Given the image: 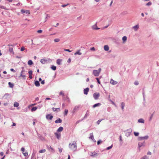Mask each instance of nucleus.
<instances>
[{"label": "nucleus", "instance_id": "27", "mask_svg": "<svg viewBox=\"0 0 159 159\" xmlns=\"http://www.w3.org/2000/svg\"><path fill=\"white\" fill-rule=\"evenodd\" d=\"M52 109L53 111H58L60 110L59 108H55L53 107V108H52Z\"/></svg>", "mask_w": 159, "mask_h": 159}, {"label": "nucleus", "instance_id": "2", "mask_svg": "<svg viewBox=\"0 0 159 159\" xmlns=\"http://www.w3.org/2000/svg\"><path fill=\"white\" fill-rule=\"evenodd\" d=\"M101 70L102 69L101 68H99L98 70H93V74L95 76H98L99 75Z\"/></svg>", "mask_w": 159, "mask_h": 159}, {"label": "nucleus", "instance_id": "61", "mask_svg": "<svg viewBox=\"0 0 159 159\" xmlns=\"http://www.w3.org/2000/svg\"><path fill=\"white\" fill-rule=\"evenodd\" d=\"M10 70L11 71L14 72H16V71H15V70L13 68L11 69Z\"/></svg>", "mask_w": 159, "mask_h": 159}, {"label": "nucleus", "instance_id": "24", "mask_svg": "<svg viewBox=\"0 0 159 159\" xmlns=\"http://www.w3.org/2000/svg\"><path fill=\"white\" fill-rule=\"evenodd\" d=\"M63 129V128L62 127H60L57 130V132H60L62 131Z\"/></svg>", "mask_w": 159, "mask_h": 159}, {"label": "nucleus", "instance_id": "14", "mask_svg": "<svg viewBox=\"0 0 159 159\" xmlns=\"http://www.w3.org/2000/svg\"><path fill=\"white\" fill-rule=\"evenodd\" d=\"M80 107V105L76 106L73 110V112H75L76 111L78 110Z\"/></svg>", "mask_w": 159, "mask_h": 159}, {"label": "nucleus", "instance_id": "19", "mask_svg": "<svg viewBox=\"0 0 159 159\" xmlns=\"http://www.w3.org/2000/svg\"><path fill=\"white\" fill-rule=\"evenodd\" d=\"M62 61V59H57V63L59 65H61V62Z\"/></svg>", "mask_w": 159, "mask_h": 159}, {"label": "nucleus", "instance_id": "55", "mask_svg": "<svg viewBox=\"0 0 159 159\" xmlns=\"http://www.w3.org/2000/svg\"><path fill=\"white\" fill-rule=\"evenodd\" d=\"M69 5V4L68 3L67 4H64V5H61V7H64L66 6H67L68 5Z\"/></svg>", "mask_w": 159, "mask_h": 159}, {"label": "nucleus", "instance_id": "33", "mask_svg": "<svg viewBox=\"0 0 159 159\" xmlns=\"http://www.w3.org/2000/svg\"><path fill=\"white\" fill-rule=\"evenodd\" d=\"M121 109L122 110H123L124 109V107L125 106V104L124 102H122L121 103Z\"/></svg>", "mask_w": 159, "mask_h": 159}, {"label": "nucleus", "instance_id": "57", "mask_svg": "<svg viewBox=\"0 0 159 159\" xmlns=\"http://www.w3.org/2000/svg\"><path fill=\"white\" fill-rule=\"evenodd\" d=\"M64 50L65 51L68 52H71V51L69 49H65Z\"/></svg>", "mask_w": 159, "mask_h": 159}, {"label": "nucleus", "instance_id": "23", "mask_svg": "<svg viewBox=\"0 0 159 159\" xmlns=\"http://www.w3.org/2000/svg\"><path fill=\"white\" fill-rule=\"evenodd\" d=\"M55 135L56 136L57 139H59L61 137V135L60 134H58L57 133H55Z\"/></svg>", "mask_w": 159, "mask_h": 159}, {"label": "nucleus", "instance_id": "37", "mask_svg": "<svg viewBox=\"0 0 159 159\" xmlns=\"http://www.w3.org/2000/svg\"><path fill=\"white\" fill-rule=\"evenodd\" d=\"M90 136L89 137V138L92 139H93V133H91L90 134Z\"/></svg>", "mask_w": 159, "mask_h": 159}, {"label": "nucleus", "instance_id": "15", "mask_svg": "<svg viewBox=\"0 0 159 159\" xmlns=\"http://www.w3.org/2000/svg\"><path fill=\"white\" fill-rule=\"evenodd\" d=\"M89 91V88H87L86 89H84V94L87 95Z\"/></svg>", "mask_w": 159, "mask_h": 159}, {"label": "nucleus", "instance_id": "18", "mask_svg": "<svg viewBox=\"0 0 159 159\" xmlns=\"http://www.w3.org/2000/svg\"><path fill=\"white\" fill-rule=\"evenodd\" d=\"M138 122L139 123H144V120L143 119L140 118L138 120Z\"/></svg>", "mask_w": 159, "mask_h": 159}, {"label": "nucleus", "instance_id": "35", "mask_svg": "<svg viewBox=\"0 0 159 159\" xmlns=\"http://www.w3.org/2000/svg\"><path fill=\"white\" fill-rule=\"evenodd\" d=\"M75 55H76V54H78L79 55H81L82 54V53L80 52V50H78L77 52H75L74 54Z\"/></svg>", "mask_w": 159, "mask_h": 159}, {"label": "nucleus", "instance_id": "39", "mask_svg": "<svg viewBox=\"0 0 159 159\" xmlns=\"http://www.w3.org/2000/svg\"><path fill=\"white\" fill-rule=\"evenodd\" d=\"M16 44H8L7 46H9V47H14V46H15L16 45Z\"/></svg>", "mask_w": 159, "mask_h": 159}, {"label": "nucleus", "instance_id": "5", "mask_svg": "<svg viewBox=\"0 0 159 159\" xmlns=\"http://www.w3.org/2000/svg\"><path fill=\"white\" fill-rule=\"evenodd\" d=\"M132 132V129H129L125 131V136L127 137L129 136L131 134Z\"/></svg>", "mask_w": 159, "mask_h": 159}, {"label": "nucleus", "instance_id": "8", "mask_svg": "<svg viewBox=\"0 0 159 159\" xmlns=\"http://www.w3.org/2000/svg\"><path fill=\"white\" fill-rule=\"evenodd\" d=\"M21 12L22 13H26V14H29L30 13V11L29 10H24L23 9H22L21 11Z\"/></svg>", "mask_w": 159, "mask_h": 159}, {"label": "nucleus", "instance_id": "31", "mask_svg": "<svg viewBox=\"0 0 159 159\" xmlns=\"http://www.w3.org/2000/svg\"><path fill=\"white\" fill-rule=\"evenodd\" d=\"M19 105V103L17 102H15L14 104V106L15 107H17Z\"/></svg>", "mask_w": 159, "mask_h": 159}, {"label": "nucleus", "instance_id": "26", "mask_svg": "<svg viewBox=\"0 0 159 159\" xmlns=\"http://www.w3.org/2000/svg\"><path fill=\"white\" fill-rule=\"evenodd\" d=\"M28 64L29 65H31L33 64V63L31 60H30L28 62Z\"/></svg>", "mask_w": 159, "mask_h": 159}, {"label": "nucleus", "instance_id": "48", "mask_svg": "<svg viewBox=\"0 0 159 159\" xmlns=\"http://www.w3.org/2000/svg\"><path fill=\"white\" fill-rule=\"evenodd\" d=\"M152 4V2H148L146 4L147 6H150Z\"/></svg>", "mask_w": 159, "mask_h": 159}, {"label": "nucleus", "instance_id": "34", "mask_svg": "<svg viewBox=\"0 0 159 159\" xmlns=\"http://www.w3.org/2000/svg\"><path fill=\"white\" fill-rule=\"evenodd\" d=\"M140 159H149V157L148 156L145 155L142 157Z\"/></svg>", "mask_w": 159, "mask_h": 159}, {"label": "nucleus", "instance_id": "52", "mask_svg": "<svg viewBox=\"0 0 159 159\" xmlns=\"http://www.w3.org/2000/svg\"><path fill=\"white\" fill-rule=\"evenodd\" d=\"M119 140L120 141H122V137L121 135H120L119 136Z\"/></svg>", "mask_w": 159, "mask_h": 159}, {"label": "nucleus", "instance_id": "46", "mask_svg": "<svg viewBox=\"0 0 159 159\" xmlns=\"http://www.w3.org/2000/svg\"><path fill=\"white\" fill-rule=\"evenodd\" d=\"M55 42H57L59 41L60 39H56L54 40Z\"/></svg>", "mask_w": 159, "mask_h": 159}, {"label": "nucleus", "instance_id": "56", "mask_svg": "<svg viewBox=\"0 0 159 159\" xmlns=\"http://www.w3.org/2000/svg\"><path fill=\"white\" fill-rule=\"evenodd\" d=\"M25 49V48L24 47H22L21 48V49H20V50L22 51H24Z\"/></svg>", "mask_w": 159, "mask_h": 159}, {"label": "nucleus", "instance_id": "64", "mask_svg": "<svg viewBox=\"0 0 159 159\" xmlns=\"http://www.w3.org/2000/svg\"><path fill=\"white\" fill-rule=\"evenodd\" d=\"M60 94L61 95H64V93H63V92L62 91H61V92H60Z\"/></svg>", "mask_w": 159, "mask_h": 159}, {"label": "nucleus", "instance_id": "63", "mask_svg": "<svg viewBox=\"0 0 159 159\" xmlns=\"http://www.w3.org/2000/svg\"><path fill=\"white\" fill-rule=\"evenodd\" d=\"M41 84H43L45 83V81L44 80H42L41 81Z\"/></svg>", "mask_w": 159, "mask_h": 159}, {"label": "nucleus", "instance_id": "28", "mask_svg": "<svg viewBox=\"0 0 159 159\" xmlns=\"http://www.w3.org/2000/svg\"><path fill=\"white\" fill-rule=\"evenodd\" d=\"M8 51L11 53H14L13 51V48H12L9 47V48Z\"/></svg>", "mask_w": 159, "mask_h": 159}, {"label": "nucleus", "instance_id": "16", "mask_svg": "<svg viewBox=\"0 0 159 159\" xmlns=\"http://www.w3.org/2000/svg\"><path fill=\"white\" fill-rule=\"evenodd\" d=\"M139 28V25H137L133 27V28L134 29V31H136L138 30Z\"/></svg>", "mask_w": 159, "mask_h": 159}, {"label": "nucleus", "instance_id": "13", "mask_svg": "<svg viewBox=\"0 0 159 159\" xmlns=\"http://www.w3.org/2000/svg\"><path fill=\"white\" fill-rule=\"evenodd\" d=\"M47 147L49 151H50L52 152H54V149L52 148L50 146H49L48 145L47 146Z\"/></svg>", "mask_w": 159, "mask_h": 159}, {"label": "nucleus", "instance_id": "44", "mask_svg": "<svg viewBox=\"0 0 159 159\" xmlns=\"http://www.w3.org/2000/svg\"><path fill=\"white\" fill-rule=\"evenodd\" d=\"M68 111L67 109H65V112H64V115L66 116L68 113Z\"/></svg>", "mask_w": 159, "mask_h": 159}, {"label": "nucleus", "instance_id": "62", "mask_svg": "<svg viewBox=\"0 0 159 159\" xmlns=\"http://www.w3.org/2000/svg\"><path fill=\"white\" fill-rule=\"evenodd\" d=\"M21 150L23 152L25 151V148L23 147L21 149Z\"/></svg>", "mask_w": 159, "mask_h": 159}, {"label": "nucleus", "instance_id": "58", "mask_svg": "<svg viewBox=\"0 0 159 159\" xmlns=\"http://www.w3.org/2000/svg\"><path fill=\"white\" fill-rule=\"evenodd\" d=\"M95 48H94V47H92V48H90V50H91V51H94L95 50Z\"/></svg>", "mask_w": 159, "mask_h": 159}, {"label": "nucleus", "instance_id": "42", "mask_svg": "<svg viewBox=\"0 0 159 159\" xmlns=\"http://www.w3.org/2000/svg\"><path fill=\"white\" fill-rule=\"evenodd\" d=\"M46 152V150L44 149H42V150H40L39 151V153H43V152Z\"/></svg>", "mask_w": 159, "mask_h": 159}, {"label": "nucleus", "instance_id": "49", "mask_svg": "<svg viewBox=\"0 0 159 159\" xmlns=\"http://www.w3.org/2000/svg\"><path fill=\"white\" fill-rule=\"evenodd\" d=\"M96 79L97 80V82H98V83L99 84H101V82H100V81L99 80V78H96Z\"/></svg>", "mask_w": 159, "mask_h": 159}, {"label": "nucleus", "instance_id": "41", "mask_svg": "<svg viewBox=\"0 0 159 159\" xmlns=\"http://www.w3.org/2000/svg\"><path fill=\"white\" fill-rule=\"evenodd\" d=\"M134 134L136 136H139V132H134Z\"/></svg>", "mask_w": 159, "mask_h": 159}, {"label": "nucleus", "instance_id": "10", "mask_svg": "<svg viewBox=\"0 0 159 159\" xmlns=\"http://www.w3.org/2000/svg\"><path fill=\"white\" fill-rule=\"evenodd\" d=\"M46 118L47 119L51 120L53 118V116L52 115H51L50 114H48L46 116Z\"/></svg>", "mask_w": 159, "mask_h": 159}, {"label": "nucleus", "instance_id": "40", "mask_svg": "<svg viewBox=\"0 0 159 159\" xmlns=\"http://www.w3.org/2000/svg\"><path fill=\"white\" fill-rule=\"evenodd\" d=\"M89 116V112L88 111L84 116V118H86L87 116Z\"/></svg>", "mask_w": 159, "mask_h": 159}, {"label": "nucleus", "instance_id": "60", "mask_svg": "<svg viewBox=\"0 0 159 159\" xmlns=\"http://www.w3.org/2000/svg\"><path fill=\"white\" fill-rule=\"evenodd\" d=\"M102 120V119H101V120H98L97 121V124H99Z\"/></svg>", "mask_w": 159, "mask_h": 159}, {"label": "nucleus", "instance_id": "21", "mask_svg": "<svg viewBox=\"0 0 159 159\" xmlns=\"http://www.w3.org/2000/svg\"><path fill=\"white\" fill-rule=\"evenodd\" d=\"M101 105V104L100 103H98L95 104L93 105V108H94L96 107L99 106H100Z\"/></svg>", "mask_w": 159, "mask_h": 159}, {"label": "nucleus", "instance_id": "25", "mask_svg": "<svg viewBox=\"0 0 159 159\" xmlns=\"http://www.w3.org/2000/svg\"><path fill=\"white\" fill-rule=\"evenodd\" d=\"M36 153V152L35 151L33 150V152L31 156V159H33V158L34 157Z\"/></svg>", "mask_w": 159, "mask_h": 159}, {"label": "nucleus", "instance_id": "7", "mask_svg": "<svg viewBox=\"0 0 159 159\" xmlns=\"http://www.w3.org/2000/svg\"><path fill=\"white\" fill-rule=\"evenodd\" d=\"M100 96V94L99 93H95L93 94V97L95 99L97 100L98 99Z\"/></svg>", "mask_w": 159, "mask_h": 159}, {"label": "nucleus", "instance_id": "22", "mask_svg": "<svg viewBox=\"0 0 159 159\" xmlns=\"http://www.w3.org/2000/svg\"><path fill=\"white\" fill-rule=\"evenodd\" d=\"M104 50L106 51H108L109 49V48L108 45H105L104 47Z\"/></svg>", "mask_w": 159, "mask_h": 159}, {"label": "nucleus", "instance_id": "50", "mask_svg": "<svg viewBox=\"0 0 159 159\" xmlns=\"http://www.w3.org/2000/svg\"><path fill=\"white\" fill-rule=\"evenodd\" d=\"M134 84L136 85H137L139 84V82L138 81H135L134 82Z\"/></svg>", "mask_w": 159, "mask_h": 159}, {"label": "nucleus", "instance_id": "45", "mask_svg": "<svg viewBox=\"0 0 159 159\" xmlns=\"http://www.w3.org/2000/svg\"><path fill=\"white\" fill-rule=\"evenodd\" d=\"M23 154L24 155V156L25 157H26L28 155V153L27 152H23Z\"/></svg>", "mask_w": 159, "mask_h": 159}, {"label": "nucleus", "instance_id": "47", "mask_svg": "<svg viewBox=\"0 0 159 159\" xmlns=\"http://www.w3.org/2000/svg\"><path fill=\"white\" fill-rule=\"evenodd\" d=\"M112 146H113V145L112 144L111 146L107 148V150H109V149H111V148H112Z\"/></svg>", "mask_w": 159, "mask_h": 159}, {"label": "nucleus", "instance_id": "29", "mask_svg": "<svg viewBox=\"0 0 159 159\" xmlns=\"http://www.w3.org/2000/svg\"><path fill=\"white\" fill-rule=\"evenodd\" d=\"M22 77L23 80L25 79V75H24L20 74V75L19 76V78Z\"/></svg>", "mask_w": 159, "mask_h": 159}, {"label": "nucleus", "instance_id": "38", "mask_svg": "<svg viewBox=\"0 0 159 159\" xmlns=\"http://www.w3.org/2000/svg\"><path fill=\"white\" fill-rule=\"evenodd\" d=\"M51 68L53 70H55L56 69V67L54 65H52L51 67Z\"/></svg>", "mask_w": 159, "mask_h": 159}, {"label": "nucleus", "instance_id": "4", "mask_svg": "<svg viewBox=\"0 0 159 159\" xmlns=\"http://www.w3.org/2000/svg\"><path fill=\"white\" fill-rule=\"evenodd\" d=\"M146 145V143L145 141L143 142H139L138 143V148L140 150V148H142L144 147Z\"/></svg>", "mask_w": 159, "mask_h": 159}, {"label": "nucleus", "instance_id": "30", "mask_svg": "<svg viewBox=\"0 0 159 159\" xmlns=\"http://www.w3.org/2000/svg\"><path fill=\"white\" fill-rule=\"evenodd\" d=\"M127 39V38L126 36H124L122 38V40L123 41V43L125 42Z\"/></svg>", "mask_w": 159, "mask_h": 159}, {"label": "nucleus", "instance_id": "54", "mask_svg": "<svg viewBox=\"0 0 159 159\" xmlns=\"http://www.w3.org/2000/svg\"><path fill=\"white\" fill-rule=\"evenodd\" d=\"M153 114H152L151 115V116L150 117V118H149V120L150 121H151V120L153 116Z\"/></svg>", "mask_w": 159, "mask_h": 159}, {"label": "nucleus", "instance_id": "59", "mask_svg": "<svg viewBox=\"0 0 159 159\" xmlns=\"http://www.w3.org/2000/svg\"><path fill=\"white\" fill-rule=\"evenodd\" d=\"M42 32V30H39L37 31V32L39 33H41Z\"/></svg>", "mask_w": 159, "mask_h": 159}, {"label": "nucleus", "instance_id": "32", "mask_svg": "<svg viewBox=\"0 0 159 159\" xmlns=\"http://www.w3.org/2000/svg\"><path fill=\"white\" fill-rule=\"evenodd\" d=\"M37 109V107H33L31 109V111H36Z\"/></svg>", "mask_w": 159, "mask_h": 159}, {"label": "nucleus", "instance_id": "12", "mask_svg": "<svg viewBox=\"0 0 159 159\" xmlns=\"http://www.w3.org/2000/svg\"><path fill=\"white\" fill-rule=\"evenodd\" d=\"M97 23H96V24H95L93 26H92V29H93V30H99L100 29L99 28L97 27Z\"/></svg>", "mask_w": 159, "mask_h": 159}, {"label": "nucleus", "instance_id": "20", "mask_svg": "<svg viewBox=\"0 0 159 159\" xmlns=\"http://www.w3.org/2000/svg\"><path fill=\"white\" fill-rule=\"evenodd\" d=\"M34 84L37 87H38L40 86V83L39 81L36 80L35 81Z\"/></svg>", "mask_w": 159, "mask_h": 159}, {"label": "nucleus", "instance_id": "11", "mask_svg": "<svg viewBox=\"0 0 159 159\" xmlns=\"http://www.w3.org/2000/svg\"><path fill=\"white\" fill-rule=\"evenodd\" d=\"M110 83L113 85H116L117 83V82L111 79V80Z\"/></svg>", "mask_w": 159, "mask_h": 159}, {"label": "nucleus", "instance_id": "53", "mask_svg": "<svg viewBox=\"0 0 159 159\" xmlns=\"http://www.w3.org/2000/svg\"><path fill=\"white\" fill-rule=\"evenodd\" d=\"M32 70H30L28 72V73L30 75H32Z\"/></svg>", "mask_w": 159, "mask_h": 159}, {"label": "nucleus", "instance_id": "17", "mask_svg": "<svg viewBox=\"0 0 159 159\" xmlns=\"http://www.w3.org/2000/svg\"><path fill=\"white\" fill-rule=\"evenodd\" d=\"M62 120L60 118H58L55 121L56 123H61L62 122Z\"/></svg>", "mask_w": 159, "mask_h": 159}, {"label": "nucleus", "instance_id": "51", "mask_svg": "<svg viewBox=\"0 0 159 159\" xmlns=\"http://www.w3.org/2000/svg\"><path fill=\"white\" fill-rule=\"evenodd\" d=\"M102 141L101 140H99L97 142V144L98 145H99L101 143H102Z\"/></svg>", "mask_w": 159, "mask_h": 159}, {"label": "nucleus", "instance_id": "36", "mask_svg": "<svg viewBox=\"0 0 159 159\" xmlns=\"http://www.w3.org/2000/svg\"><path fill=\"white\" fill-rule=\"evenodd\" d=\"M8 84H9V87L11 88H12L14 86L13 84H12L10 82H9L8 83Z\"/></svg>", "mask_w": 159, "mask_h": 159}, {"label": "nucleus", "instance_id": "6", "mask_svg": "<svg viewBox=\"0 0 159 159\" xmlns=\"http://www.w3.org/2000/svg\"><path fill=\"white\" fill-rule=\"evenodd\" d=\"M149 136L148 135H146L144 137H139L138 138V140L139 141H141L143 140H147L148 139Z\"/></svg>", "mask_w": 159, "mask_h": 159}, {"label": "nucleus", "instance_id": "3", "mask_svg": "<svg viewBox=\"0 0 159 159\" xmlns=\"http://www.w3.org/2000/svg\"><path fill=\"white\" fill-rule=\"evenodd\" d=\"M52 61V59L48 58H44L40 60V62L43 64H44L46 62H51Z\"/></svg>", "mask_w": 159, "mask_h": 159}, {"label": "nucleus", "instance_id": "43", "mask_svg": "<svg viewBox=\"0 0 159 159\" xmlns=\"http://www.w3.org/2000/svg\"><path fill=\"white\" fill-rule=\"evenodd\" d=\"M0 8L2 9H5V10L7 9V8L6 7H4L2 6L1 5H0Z\"/></svg>", "mask_w": 159, "mask_h": 159}, {"label": "nucleus", "instance_id": "9", "mask_svg": "<svg viewBox=\"0 0 159 159\" xmlns=\"http://www.w3.org/2000/svg\"><path fill=\"white\" fill-rule=\"evenodd\" d=\"M90 155L93 157H96L98 156V154L95 152H91Z\"/></svg>", "mask_w": 159, "mask_h": 159}, {"label": "nucleus", "instance_id": "1", "mask_svg": "<svg viewBox=\"0 0 159 159\" xmlns=\"http://www.w3.org/2000/svg\"><path fill=\"white\" fill-rule=\"evenodd\" d=\"M69 148L74 152L77 149V145L76 141H73L72 143H70L69 144Z\"/></svg>", "mask_w": 159, "mask_h": 159}]
</instances>
